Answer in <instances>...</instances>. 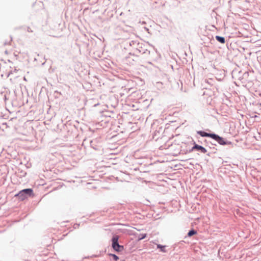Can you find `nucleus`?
I'll return each instance as SVG.
<instances>
[{
  "instance_id": "obj_4",
  "label": "nucleus",
  "mask_w": 261,
  "mask_h": 261,
  "mask_svg": "<svg viewBox=\"0 0 261 261\" xmlns=\"http://www.w3.org/2000/svg\"><path fill=\"white\" fill-rule=\"evenodd\" d=\"M192 150H197L201 151V152L205 153L207 152L206 149L196 144H195L194 146L192 147Z\"/></svg>"
},
{
  "instance_id": "obj_7",
  "label": "nucleus",
  "mask_w": 261,
  "mask_h": 261,
  "mask_svg": "<svg viewBox=\"0 0 261 261\" xmlns=\"http://www.w3.org/2000/svg\"><path fill=\"white\" fill-rule=\"evenodd\" d=\"M216 39L217 41L221 42V43H225V38L224 37L217 36H216Z\"/></svg>"
},
{
  "instance_id": "obj_2",
  "label": "nucleus",
  "mask_w": 261,
  "mask_h": 261,
  "mask_svg": "<svg viewBox=\"0 0 261 261\" xmlns=\"http://www.w3.org/2000/svg\"><path fill=\"white\" fill-rule=\"evenodd\" d=\"M33 195V190L31 189H26L20 191L15 196H18L21 200H23L27 198V195Z\"/></svg>"
},
{
  "instance_id": "obj_13",
  "label": "nucleus",
  "mask_w": 261,
  "mask_h": 261,
  "mask_svg": "<svg viewBox=\"0 0 261 261\" xmlns=\"http://www.w3.org/2000/svg\"><path fill=\"white\" fill-rule=\"evenodd\" d=\"M146 234H143L142 236V237L140 238H139V240H142V239H144L146 237Z\"/></svg>"
},
{
  "instance_id": "obj_12",
  "label": "nucleus",
  "mask_w": 261,
  "mask_h": 261,
  "mask_svg": "<svg viewBox=\"0 0 261 261\" xmlns=\"http://www.w3.org/2000/svg\"><path fill=\"white\" fill-rule=\"evenodd\" d=\"M4 54L6 55H8L10 54V51L9 50L6 49L4 51Z\"/></svg>"
},
{
  "instance_id": "obj_8",
  "label": "nucleus",
  "mask_w": 261,
  "mask_h": 261,
  "mask_svg": "<svg viewBox=\"0 0 261 261\" xmlns=\"http://www.w3.org/2000/svg\"><path fill=\"white\" fill-rule=\"evenodd\" d=\"M118 236H114L112 238V243H115L118 242Z\"/></svg>"
},
{
  "instance_id": "obj_6",
  "label": "nucleus",
  "mask_w": 261,
  "mask_h": 261,
  "mask_svg": "<svg viewBox=\"0 0 261 261\" xmlns=\"http://www.w3.org/2000/svg\"><path fill=\"white\" fill-rule=\"evenodd\" d=\"M198 133L202 137H208L211 138H213L214 134H208L206 132H202V131H199L198 132Z\"/></svg>"
},
{
  "instance_id": "obj_10",
  "label": "nucleus",
  "mask_w": 261,
  "mask_h": 261,
  "mask_svg": "<svg viewBox=\"0 0 261 261\" xmlns=\"http://www.w3.org/2000/svg\"><path fill=\"white\" fill-rule=\"evenodd\" d=\"M157 247L158 248H160L161 251L164 252H166V250L165 249V246H162L161 245H158Z\"/></svg>"
},
{
  "instance_id": "obj_11",
  "label": "nucleus",
  "mask_w": 261,
  "mask_h": 261,
  "mask_svg": "<svg viewBox=\"0 0 261 261\" xmlns=\"http://www.w3.org/2000/svg\"><path fill=\"white\" fill-rule=\"evenodd\" d=\"M110 255L112 256L113 258H114V259L116 261L117 260L119 259V257L117 255H116L115 254H110Z\"/></svg>"
},
{
  "instance_id": "obj_5",
  "label": "nucleus",
  "mask_w": 261,
  "mask_h": 261,
  "mask_svg": "<svg viewBox=\"0 0 261 261\" xmlns=\"http://www.w3.org/2000/svg\"><path fill=\"white\" fill-rule=\"evenodd\" d=\"M112 247L113 249L117 251H119L123 249V246L119 245L118 242L115 243H112Z\"/></svg>"
},
{
  "instance_id": "obj_3",
  "label": "nucleus",
  "mask_w": 261,
  "mask_h": 261,
  "mask_svg": "<svg viewBox=\"0 0 261 261\" xmlns=\"http://www.w3.org/2000/svg\"><path fill=\"white\" fill-rule=\"evenodd\" d=\"M213 139L217 141L221 145H225L226 144V142H225L224 139L217 135L214 134L213 135Z\"/></svg>"
},
{
  "instance_id": "obj_9",
  "label": "nucleus",
  "mask_w": 261,
  "mask_h": 261,
  "mask_svg": "<svg viewBox=\"0 0 261 261\" xmlns=\"http://www.w3.org/2000/svg\"><path fill=\"white\" fill-rule=\"evenodd\" d=\"M196 233H197V232L195 230H191L189 231V232H188V236L189 237H191L193 235L196 234Z\"/></svg>"
},
{
  "instance_id": "obj_1",
  "label": "nucleus",
  "mask_w": 261,
  "mask_h": 261,
  "mask_svg": "<svg viewBox=\"0 0 261 261\" xmlns=\"http://www.w3.org/2000/svg\"><path fill=\"white\" fill-rule=\"evenodd\" d=\"M6 70L7 76L10 77V80L12 81L19 76L18 72V70L14 66L12 67L10 64L5 63L3 66L0 67V70L4 71Z\"/></svg>"
},
{
  "instance_id": "obj_14",
  "label": "nucleus",
  "mask_w": 261,
  "mask_h": 261,
  "mask_svg": "<svg viewBox=\"0 0 261 261\" xmlns=\"http://www.w3.org/2000/svg\"><path fill=\"white\" fill-rule=\"evenodd\" d=\"M11 41H12V39H10V41L8 43V44L10 45L11 44Z\"/></svg>"
}]
</instances>
